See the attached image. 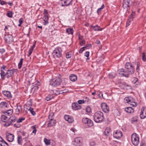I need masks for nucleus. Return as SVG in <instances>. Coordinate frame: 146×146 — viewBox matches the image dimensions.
Instances as JSON below:
<instances>
[{
  "label": "nucleus",
  "instance_id": "obj_1",
  "mask_svg": "<svg viewBox=\"0 0 146 146\" xmlns=\"http://www.w3.org/2000/svg\"><path fill=\"white\" fill-rule=\"evenodd\" d=\"M94 119L96 122H101L104 119L103 112L101 111H98L96 112L94 115Z\"/></svg>",
  "mask_w": 146,
  "mask_h": 146
},
{
  "label": "nucleus",
  "instance_id": "obj_2",
  "mask_svg": "<svg viewBox=\"0 0 146 146\" xmlns=\"http://www.w3.org/2000/svg\"><path fill=\"white\" fill-rule=\"evenodd\" d=\"M124 101L125 102L132 105L133 107H136L137 106V103L135 102V99L131 96L125 98Z\"/></svg>",
  "mask_w": 146,
  "mask_h": 146
},
{
  "label": "nucleus",
  "instance_id": "obj_3",
  "mask_svg": "<svg viewBox=\"0 0 146 146\" xmlns=\"http://www.w3.org/2000/svg\"><path fill=\"white\" fill-rule=\"evenodd\" d=\"M61 82V79L59 78H56L50 81V85L53 87H56L59 85Z\"/></svg>",
  "mask_w": 146,
  "mask_h": 146
},
{
  "label": "nucleus",
  "instance_id": "obj_4",
  "mask_svg": "<svg viewBox=\"0 0 146 146\" xmlns=\"http://www.w3.org/2000/svg\"><path fill=\"white\" fill-rule=\"evenodd\" d=\"M62 51L61 49L60 48H56L52 53L54 58L56 59L62 56Z\"/></svg>",
  "mask_w": 146,
  "mask_h": 146
},
{
  "label": "nucleus",
  "instance_id": "obj_5",
  "mask_svg": "<svg viewBox=\"0 0 146 146\" xmlns=\"http://www.w3.org/2000/svg\"><path fill=\"white\" fill-rule=\"evenodd\" d=\"M131 141L133 145L137 146L139 143V137L136 133H133L131 137Z\"/></svg>",
  "mask_w": 146,
  "mask_h": 146
},
{
  "label": "nucleus",
  "instance_id": "obj_6",
  "mask_svg": "<svg viewBox=\"0 0 146 146\" xmlns=\"http://www.w3.org/2000/svg\"><path fill=\"white\" fill-rule=\"evenodd\" d=\"M125 66L129 74H132L134 73V69L131 63L130 62H127L126 63Z\"/></svg>",
  "mask_w": 146,
  "mask_h": 146
},
{
  "label": "nucleus",
  "instance_id": "obj_7",
  "mask_svg": "<svg viewBox=\"0 0 146 146\" xmlns=\"http://www.w3.org/2000/svg\"><path fill=\"white\" fill-rule=\"evenodd\" d=\"M16 117L14 115L11 116L8 122L4 124V126L6 127H8L12 124V123L15 122L16 121Z\"/></svg>",
  "mask_w": 146,
  "mask_h": 146
},
{
  "label": "nucleus",
  "instance_id": "obj_8",
  "mask_svg": "<svg viewBox=\"0 0 146 146\" xmlns=\"http://www.w3.org/2000/svg\"><path fill=\"white\" fill-rule=\"evenodd\" d=\"M82 121L84 123L87 124L89 127H92L93 125V123L92 121L88 118H83Z\"/></svg>",
  "mask_w": 146,
  "mask_h": 146
},
{
  "label": "nucleus",
  "instance_id": "obj_9",
  "mask_svg": "<svg viewBox=\"0 0 146 146\" xmlns=\"http://www.w3.org/2000/svg\"><path fill=\"white\" fill-rule=\"evenodd\" d=\"M119 74L121 76H125L126 77H128L129 74L128 72L125 70L124 69L121 68L119 69Z\"/></svg>",
  "mask_w": 146,
  "mask_h": 146
},
{
  "label": "nucleus",
  "instance_id": "obj_10",
  "mask_svg": "<svg viewBox=\"0 0 146 146\" xmlns=\"http://www.w3.org/2000/svg\"><path fill=\"white\" fill-rule=\"evenodd\" d=\"M4 38L6 43L9 44L11 43L13 41V37L11 35H5Z\"/></svg>",
  "mask_w": 146,
  "mask_h": 146
},
{
  "label": "nucleus",
  "instance_id": "obj_11",
  "mask_svg": "<svg viewBox=\"0 0 146 146\" xmlns=\"http://www.w3.org/2000/svg\"><path fill=\"white\" fill-rule=\"evenodd\" d=\"M6 138L8 141L12 142L14 139V135L13 134L7 132L6 133Z\"/></svg>",
  "mask_w": 146,
  "mask_h": 146
},
{
  "label": "nucleus",
  "instance_id": "obj_12",
  "mask_svg": "<svg viewBox=\"0 0 146 146\" xmlns=\"http://www.w3.org/2000/svg\"><path fill=\"white\" fill-rule=\"evenodd\" d=\"M43 14L44 15V20L45 22L44 25H46L48 23V13L46 10L44 9Z\"/></svg>",
  "mask_w": 146,
  "mask_h": 146
},
{
  "label": "nucleus",
  "instance_id": "obj_13",
  "mask_svg": "<svg viewBox=\"0 0 146 146\" xmlns=\"http://www.w3.org/2000/svg\"><path fill=\"white\" fill-rule=\"evenodd\" d=\"M82 138L80 137H78L75 139L73 144L76 146H80L82 143Z\"/></svg>",
  "mask_w": 146,
  "mask_h": 146
},
{
  "label": "nucleus",
  "instance_id": "obj_14",
  "mask_svg": "<svg viewBox=\"0 0 146 146\" xmlns=\"http://www.w3.org/2000/svg\"><path fill=\"white\" fill-rule=\"evenodd\" d=\"M122 135V132L120 131H117L113 135L114 137L117 139H120Z\"/></svg>",
  "mask_w": 146,
  "mask_h": 146
},
{
  "label": "nucleus",
  "instance_id": "obj_15",
  "mask_svg": "<svg viewBox=\"0 0 146 146\" xmlns=\"http://www.w3.org/2000/svg\"><path fill=\"white\" fill-rule=\"evenodd\" d=\"M101 108L103 111L105 113H108L109 111V108L107 105L104 103L101 104Z\"/></svg>",
  "mask_w": 146,
  "mask_h": 146
},
{
  "label": "nucleus",
  "instance_id": "obj_16",
  "mask_svg": "<svg viewBox=\"0 0 146 146\" xmlns=\"http://www.w3.org/2000/svg\"><path fill=\"white\" fill-rule=\"evenodd\" d=\"M65 120L69 123H72L74 121L73 118L71 116L66 115L64 116Z\"/></svg>",
  "mask_w": 146,
  "mask_h": 146
},
{
  "label": "nucleus",
  "instance_id": "obj_17",
  "mask_svg": "<svg viewBox=\"0 0 146 146\" xmlns=\"http://www.w3.org/2000/svg\"><path fill=\"white\" fill-rule=\"evenodd\" d=\"M72 0H62V6H68L72 4Z\"/></svg>",
  "mask_w": 146,
  "mask_h": 146
},
{
  "label": "nucleus",
  "instance_id": "obj_18",
  "mask_svg": "<svg viewBox=\"0 0 146 146\" xmlns=\"http://www.w3.org/2000/svg\"><path fill=\"white\" fill-rule=\"evenodd\" d=\"M145 107H143L141 109V112L140 114V117L141 119H143L146 117V111H145Z\"/></svg>",
  "mask_w": 146,
  "mask_h": 146
},
{
  "label": "nucleus",
  "instance_id": "obj_19",
  "mask_svg": "<svg viewBox=\"0 0 146 146\" xmlns=\"http://www.w3.org/2000/svg\"><path fill=\"white\" fill-rule=\"evenodd\" d=\"M72 106V109L75 110H80L82 108L81 106L76 102L73 103Z\"/></svg>",
  "mask_w": 146,
  "mask_h": 146
},
{
  "label": "nucleus",
  "instance_id": "obj_20",
  "mask_svg": "<svg viewBox=\"0 0 146 146\" xmlns=\"http://www.w3.org/2000/svg\"><path fill=\"white\" fill-rule=\"evenodd\" d=\"M56 123V121L52 119H51L48 121V127H51L53 126Z\"/></svg>",
  "mask_w": 146,
  "mask_h": 146
},
{
  "label": "nucleus",
  "instance_id": "obj_21",
  "mask_svg": "<svg viewBox=\"0 0 146 146\" xmlns=\"http://www.w3.org/2000/svg\"><path fill=\"white\" fill-rule=\"evenodd\" d=\"M15 72V70L13 69L8 70L6 73L7 76V78L12 76Z\"/></svg>",
  "mask_w": 146,
  "mask_h": 146
},
{
  "label": "nucleus",
  "instance_id": "obj_22",
  "mask_svg": "<svg viewBox=\"0 0 146 146\" xmlns=\"http://www.w3.org/2000/svg\"><path fill=\"white\" fill-rule=\"evenodd\" d=\"M135 13H133L131 14V16H130L129 19H128L126 23V26H128L130 25V22L133 20V16L134 15Z\"/></svg>",
  "mask_w": 146,
  "mask_h": 146
},
{
  "label": "nucleus",
  "instance_id": "obj_23",
  "mask_svg": "<svg viewBox=\"0 0 146 146\" xmlns=\"http://www.w3.org/2000/svg\"><path fill=\"white\" fill-rule=\"evenodd\" d=\"M125 111L129 113H132L134 112V110L131 107H128L125 109Z\"/></svg>",
  "mask_w": 146,
  "mask_h": 146
},
{
  "label": "nucleus",
  "instance_id": "obj_24",
  "mask_svg": "<svg viewBox=\"0 0 146 146\" xmlns=\"http://www.w3.org/2000/svg\"><path fill=\"white\" fill-rule=\"evenodd\" d=\"M3 94L8 98H11L12 97L11 92L8 91H4L3 92Z\"/></svg>",
  "mask_w": 146,
  "mask_h": 146
},
{
  "label": "nucleus",
  "instance_id": "obj_25",
  "mask_svg": "<svg viewBox=\"0 0 146 146\" xmlns=\"http://www.w3.org/2000/svg\"><path fill=\"white\" fill-rule=\"evenodd\" d=\"M70 80L72 82H75L77 79V76L74 74H71L69 76Z\"/></svg>",
  "mask_w": 146,
  "mask_h": 146
},
{
  "label": "nucleus",
  "instance_id": "obj_26",
  "mask_svg": "<svg viewBox=\"0 0 146 146\" xmlns=\"http://www.w3.org/2000/svg\"><path fill=\"white\" fill-rule=\"evenodd\" d=\"M92 29L95 31H101L102 30L103 28H100V27L98 25H96L95 26H91Z\"/></svg>",
  "mask_w": 146,
  "mask_h": 146
},
{
  "label": "nucleus",
  "instance_id": "obj_27",
  "mask_svg": "<svg viewBox=\"0 0 146 146\" xmlns=\"http://www.w3.org/2000/svg\"><path fill=\"white\" fill-rule=\"evenodd\" d=\"M129 3L128 2H123V7L124 9L126 8L128 9V8H129Z\"/></svg>",
  "mask_w": 146,
  "mask_h": 146
},
{
  "label": "nucleus",
  "instance_id": "obj_28",
  "mask_svg": "<svg viewBox=\"0 0 146 146\" xmlns=\"http://www.w3.org/2000/svg\"><path fill=\"white\" fill-rule=\"evenodd\" d=\"M7 117L5 115H1V120L3 122H5V123L8 122L7 121Z\"/></svg>",
  "mask_w": 146,
  "mask_h": 146
},
{
  "label": "nucleus",
  "instance_id": "obj_29",
  "mask_svg": "<svg viewBox=\"0 0 146 146\" xmlns=\"http://www.w3.org/2000/svg\"><path fill=\"white\" fill-rule=\"evenodd\" d=\"M66 32L68 34H71L72 35L73 33V30L72 29L68 28L66 29Z\"/></svg>",
  "mask_w": 146,
  "mask_h": 146
},
{
  "label": "nucleus",
  "instance_id": "obj_30",
  "mask_svg": "<svg viewBox=\"0 0 146 146\" xmlns=\"http://www.w3.org/2000/svg\"><path fill=\"white\" fill-rule=\"evenodd\" d=\"M21 110V107L20 106H17L16 110V113L17 114H19Z\"/></svg>",
  "mask_w": 146,
  "mask_h": 146
},
{
  "label": "nucleus",
  "instance_id": "obj_31",
  "mask_svg": "<svg viewBox=\"0 0 146 146\" xmlns=\"http://www.w3.org/2000/svg\"><path fill=\"white\" fill-rule=\"evenodd\" d=\"M27 109H29V110L30 111L31 113L33 115H35L36 114L35 112L34 111L33 108H31V107H29V108H27Z\"/></svg>",
  "mask_w": 146,
  "mask_h": 146
},
{
  "label": "nucleus",
  "instance_id": "obj_32",
  "mask_svg": "<svg viewBox=\"0 0 146 146\" xmlns=\"http://www.w3.org/2000/svg\"><path fill=\"white\" fill-rule=\"evenodd\" d=\"M7 104L6 102H2L0 104V107L2 108H4L5 107H7Z\"/></svg>",
  "mask_w": 146,
  "mask_h": 146
},
{
  "label": "nucleus",
  "instance_id": "obj_33",
  "mask_svg": "<svg viewBox=\"0 0 146 146\" xmlns=\"http://www.w3.org/2000/svg\"><path fill=\"white\" fill-rule=\"evenodd\" d=\"M23 58H21V59L20 61V62L18 64V67L19 69H20L21 67V66H22V65L23 64Z\"/></svg>",
  "mask_w": 146,
  "mask_h": 146
},
{
  "label": "nucleus",
  "instance_id": "obj_34",
  "mask_svg": "<svg viewBox=\"0 0 146 146\" xmlns=\"http://www.w3.org/2000/svg\"><path fill=\"white\" fill-rule=\"evenodd\" d=\"M1 76L2 79L4 80L5 77L6 76V74L2 70H1Z\"/></svg>",
  "mask_w": 146,
  "mask_h": 146
},
{
  "label": "nucleus",
  "instance_id": "obj_35",
  "mask_svg": "<svg viewBox=\"0 0 146 146\" xmlns=\"http://www.w3.org/2000/svg\"><path fill=\"white\" fill-rule=\"evenodd\" d=\"M111 132V130L110 128H107L105 131V134L106 135H107L109 133Z\"/></svg>",
  "mask_w": 146,
  "mask_h": 146
},
{
  "label": "nucleus",
  "instance_id": "obj_36",
  "mask_svg": "<svg viewBox=\"0 0 146 146\" xmlns=\"http://www.w3.org/2000/svg\"><path fill=\"white\" fill-rule=\"evenodd\" d=\"M22 139L21 137L20 136H18L17 137V141L19 144H20L22 143Z\"/></svg>",
  "mask_w": 146,
  "mask_h": 146
},
{
  "label": "nucleus",
  "instance_id": "obj_37",
  "mask_svg": "<svg viewBox=\"0 0 146 146\" xmlns=\"http://www.w3.org/2000/svg\"><path fill=\"white\" fill-rule=\"evenodd\" d=\"M1 146H9L8 144L4 140L3 141L2 143H0Z\"/></svg>",
  "mask_w": 146,
  "mask_h": 146
},
{
  "label": "nucleus",
  "instance_id": "obj_38",
  "mask_svg": "<svg viewBox=\"0 0 146 146\" xmlns=\"http://www.w3.org/2000/svg\"><path fill=\"white\" fill-rule=\"evenodd\" d=\"M31 129L33 130L32 132L33 133H34L35 134V135L36 134V131H37V130L36 129V126L34 125L33 126H32L31 127Z\"/></svg>",
  "mask_w": 146,
  "mask_h": 146
},
{
  "label": "nucleus",
  "instance_id": "obj_39",
  "mask_svg": "<svg viewBox=\"0 0 146 146\" xmlns=\"http://www.w3.org/2000/svg\"><path fill=\"white\" fill-rule=\"evenodd\" d=\"M72 56L71 52H67L66 54V58H70Z\"/></svg>",
  "mask_w": 146,
  "mask_h": 146
},
{
  "label": "nucleus",
  "instance_id": "obj_40",
  "mask_svg": "<svg viewBox=\"0 0 146 146\" xmlns=\"http://www.w3.org/2000/svg\"><path fill=\"white\" fill-rule=\"evenodd\" d=\"M104 7V4H103L102 5L101 7L98 9L97 11V12L98 14H99L101 12V10L103 9Z\"/></svg>",
  "mask_w": 146,
  "mask_h": 146
},
{
  "label": "nucleus",
  "instance_id": "obj_41",
  "mask_svg": "<svg viewBox=\"0 0 146 146\" xmlns=\"http://www.w3.org/2000/svg\"><path fill=\"white\" fill-rule=\"evenodd\" d=\"M44 141L46 144L47 145H49L50 144V141L47 139L46 138H44Z\"/></svg>",
  "mask_w": 146,
  "mask_h": 146
},
{
  "label": "nucleus",
  "instance_id": "obj_42",
  "mask_svg": "<svg viewBox=\"0 0 146 146\" xmlns=\"http://www.w3.org/2000/svg\"><path fill=\"white\" fill-rule=\"evenodd\" d=\"M115 76V74L114 73H111L109 74V76L110 78H114Z\"/></svg>",
  "mask_w": 146,
  "mask_h": 146
},
{
  "label": "nucleus",
  "instance_id": "obj_43",
  "mask_svg": "<svg viewBox=\"0 0 146 146\" xmlns=\"http://www.w3.org/2000/svg\"><path fill=\"white\" fill-rule=\"evenodd\" d=\"M87 47V46L84 47L80 49L79 51V53H82V52L85 50V48Z\"/></svg>",
  "mask_w": 146,
  "mask_h": 146
},
{
  "label": "nucleus",
  "instance_id": "obj_44",
  "mask_svg": "<svg viewBox=\"0 0 146 146\" xmlns=\"http://www.w3.org/2000/svg\"><path fill=\"white\" fill-rule=\"evenodd\" d=\"M23 21V18H21L19 20V24H18V26L19 27H20L21 26V24L22 23Z\"/></svg>",
  "mask_w": 146,
  "mask_h": 146
},
{
  "label": "nucleus",
  "instance_id": "obj_45",
  "mask_svg": "<svg viewBox=\"0 0 146 146\" xmlns=\"http://www.w3.org/2000/svg\"><path fill=\"white\" fill-rule=\"evenodd\" d=\"M53 97L52 95L48 96L46 97V99L47 101H48L50 100Z\"/></svg>",
  "mask_w": 146,
  "mask_h": 146
},
{
  "label": "nucleus",
  "instance_id": "obj_46",
  "mask_svg": "<svg viewBox=\"0 0 146 146\" xmlns=\"http://www.w3.org/2000/svg\"><path fill=\"white\" fill-rule=\"evenodd\" d=\"M142 54V60L143 61L146 62V57L145 54L144 52H143Z\"/></svg>",
  "mask_w": 146,
  "mask_h": 146
},
{
  "label": "nucleus",
  "instance_id": "obj_47",
  "mask_svg": "<svg viewBox=\"0 0 146 146\" xmlns=\"http://www.w3.org/2000/svg\"><path fill=\"white\" fill-rule=\"evenodd\" d=\"M13 112V111L12 110H7V112H6V113L7 114V115H11Z\"/></svg>",
  "mask_w": 146,
  "mask_h": 146
},
{
  "label": "nucleus",
  "instance_id": "obj_48",
  "mask_svg": "<svg viewBox=\"0 0 146 146\" xmlns=\"http://www.w3.org/2000/svg\"><path fill=\"white\" fill-rule=\"evenodd\" d=\"M12 12L11 11L7 13V15L9 17H12Z\"/></svg>",
  "mask_w": 146,
  "mask_h": 146
},
{
  "label": "nucleus",
  "instance_id": "obj_49",
  "mask_svg": "<svg viewBox=\"0 0 146 146\" xmlns=\"http://www.w3.org/2000/svg\"><path fill=\"white\" fill-rule=\"evenodd\" d=\"M85 43V40L84 39L80 41V44L81 46H82Z\"/></svg>",
  "mask_w": 146,
  "mask_h": 146
},
{
  "label": "nucleus",
  "instance_id": "obj_50",
  "mask_svg": "<svg viewBox=\"0 0 146 146\" xmlns=\"http://www.w3.org/2000/svg\"><path fill=\"white\" fill-rule=\"evenodd\" d=\"M33 50L32 49H31V48H30L29 49V50L28 51V54L27 55L28 56H29L31 55V54H32V52Z\"/></svg>",
  "mask_w": 146,
  "mask_h": 146
},
{
  "label": "nucleus",
  "instance_id": "obj_51",
  "mask_svg": "<svg viewBox=\"0 0 146 146\" xmlns=\"http://www.w3.org/2000/svg\"><path fill=\"white\" fill-rule=\"evenodd\" d=\"M25 119V118L24 117H22L21 118L19 119L17 121V123H19L21 122L23 120Z\"/></svg>",
  "mask_w": 146,
  "mask_h": 146
},
{
  "label": "nucleus",
  "instance_id": "obj_52",
  "mask_svg": "<svg viewBox=\"0 0 146 146\" xmlns=\"http://www.w3.org/2000/svg\"><path fill=\"white\" fill-rule=\"evenodd\" d=\"M86 111L88 113H90L91 111L90 108L89 106H88L86 108Z\"/></svg>",
  "mask_w": 146,
  "mask_h": 146
},
{
  "label": "nucleus",
  "instance_id": "obj_53",
  "mask_svg": "<svg viewBox=\"0 0 146 146\" xmlns=\"http://www.w3.org/2000/svg\"><path fill=\"white\" fill-rule=\"evenodd\" d=\"M78 103L79 104H82L84 103V101L83 100H80L78 101Z\"/></svg>",
  "mask_w": 146,
  "mask_h": 146
},
{
  "label": "nucleus",
  "instance_id": "obj_54",
  "mask_svg": "<svg viewBox=\"0 0 146 146\" xmlns=\"http://www.w3.org/2000/svg\"><path fill=\"white\" fill-rule=\"evenodd\" d=\"M139 62H137V68H136V70L138 71L139 70Z\"/></svg>",
  "mask_w": 146,
  "mask_h": 146
},
{
  "label": "nucleus",
  "instance_id": "obj_55",
  "mask_svg": "<svg viewBox=\"0 0 146 146\" xmlns=\"http://www.w3.org/2000/svg\"><path fill=\"white\" fill-rule=\"evenodd\" d=\"M137 121V119H134V118H132L131 122L132 123H134L136 122Z\"/></svg>",
  "mask_w": 146,
  "mask_h": 146
},
{
  "label": "nucleus",
  "instance_id": "obj_56",
  "mask_svg": "<svg viewBox=\"0 0 146 146\" xmlns=\"http://www.w3.org/2000/svg\"><path fill=\"white\" fill-rule=\"evenodd\" d=\"M90 52L88 51L86 52L85 53L84 55L87 57H88L89 56Z\"/></svg>",
  "mask_w": 146,
  "mask_h": 146
},
{
  "label": "nucleus",
  "instance_id": "obj_57",
  "mask_svg": "<svg viewBox=\"0 0 146 146\" xmlns=\"http://www.w3.org/2000/svg\"><path fill=\"white\" fill-rule=\"evenodd\" d=\"M95 144L96 143L94 141L91 142L90 143V146H94Z\"/></svg>",
  "mask_w": 146,
  "mask_h": 146
},
{
  "label": "nucleus",
  "instance_id": "obj_58",
  "mask_svg": "<svg viewBox=\"0 0 146 146\" xmlns=\"http://www.w3.org/2000/svg\"><path fill=\"white\" fill-rule=\"evenodd\" d=\"M0 3L1 5H3L5 4H7V3H6L5 1H1L0 2Z\"/></svg>",
  "mask_w": 146,
  "mask_h": 146
},
{
  "label": "nucleus",
  "instance_id": "obj_59",
  "mask_svg": "<svg viewBox=\"0 0 146 146\" xmlns=\"http://www.w3.org/2000/svg\"><path fill=\"white\" fill-rule=\"evenodd\" d=\"M11 27L10 25H7V26H5V28L4 29V30L5 31H6V30L7 29H8L9 28H10V27Z\"/></svg>",
  "mask_w": 146,
  "mask_h": 146
},
{
  "label": "nucleus",
  "instance_id": "obj_60",
  "mask_svg": "<svg viewBox=\"0 0 146 146\" xmlns=\"http://www.w3.org/2000/svg\"><path fill=\"white\" fill-rule=\"evenodd\" d=\"M14 126L17 127H20V125L18 124H14Z\"/></svg>",
  "mask_w": 146,
  "mask_h": 146
},
{
  "label": "nucleus",
  "instance_id": "obj_61",
  "mask_svg": "<svg viewBox=\"0 0 146 146\" xmlns=\"http://www.w3.org/2000/svg\"><path fill=\"white\" fill-rule=\"evenodd\" d=\"M79 39L80 41L83 39V36L81 35H80L79 36Z\"/></svg>",
  "mask_w": 146,
  "mask_h": 146
},
{
  "label": "nucleus",
  "instance_id": "obj_62",
  "mask_svg": "<svg viewBox=\"0 0 146 146\" xmlns=\"http://www.w3.org/2000/svg\"><path fill=\"white\" fill-rule=\"evenodd\" d=\"M62 91L63 92H62L61 93H66L68 91V90L67 89H64V90H63Z\"/></svg>",
  "mask_w": 146,
  "mask_h": 146
},
{
  "label": "nucleus",
  "instance_id": "obj_63",
  "mask_svg": "<svg viewBox=\"0 0 146 146\" xmlns=\"http://www.w3.org/2000/svg\"><path fill=\"white\" fill-rule=\"evenodd\" d=\"M71 130L74 133H75V131H76V129L74 128H72L71 129Z\"/></svg>",
  "mask_w": 146,
  "mask_h": 146
},
{
  "label": "nucleus",
  "instance_id": "obj_64",
  "mask_svg": "<svg viewBox=\"0 0 146 146\" xmlns=\"http://www.w3.org/2000/svg\"><path fill=\"white\" fill-rule=\"evenodd\" d=\"M140 146H146V145L145 143L142 142L141 143Z\"/></svg>",
  "mask_w": 146,
  "mask_h": 146
}]
</instances>
